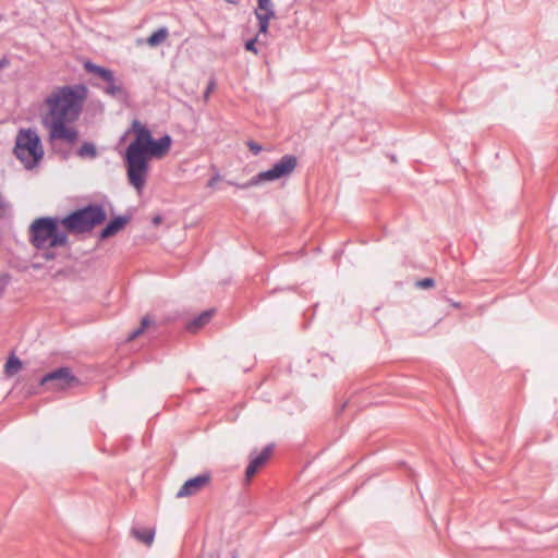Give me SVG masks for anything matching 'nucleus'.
Here are the masks:
<instances>
[{
	"instance_id": "nucleus-26",
	"label": "nucleus",
	"mask_w": 558,
	"mask_h": 558,
	"mask_svg": "<svg viewBox=\"0 0 558 558\" xmlns=\"http://www.w3.org/2000/svg\"><path fill=\"white\" fill-rule=\"evenodd\" d=\"M10 65V60L7 57L0 59V69H5Z\"/></svg>"
},
{
	"instance_id": "nucleus-21",
	"label": "nucleus",
	"mask_w": 558,
	"mask_h": 558,
	"mask_svg": "<svg viewBox=\"0 0 558 558\" xmlns=\"http://www.w3.org/2000/svg\"><path fill=\"white\" fill-rule=\"evenodd\" d=\"M435 280L433 278H424L416 282V286L422 289H428L434 287Z\"/></svg>"
},
{
	"instance_id": "nucleus-10",
	"label": "nucleus",
	"mask_w": 558,
	"mask_h": 558,
	"mask_svg": "<svg viewBox=\"0 0 558 558\" xmlns=\"http://www.w3.org/2000/svg\"><path fill=\"white\" fill-rule=\"evenodd\" d=\"M131 220L130 215L117 216L108 221V223L100 230L99 240H106L116 235L121 231Z\"/></svg>"
},
{
	"instance_id": "nucleus-22",
	"label": "nucleus",
	"mask_w": 558,
	"mask_h": 558,
	"mask_svg": "<svg viewBox=\"0 0 558 558\" xmlns=\"http://www.w3.org/2000/svg\"><path fill=\"white\" fill-rule=\"evenodd\" d=\"M247 147L251 150V153L253 155H255V156H257L263 150L262 145L256 143V142H254V141H248L247 142Z\"/></svg>"
},
{
	"instance_id": "nucleus-33",
	"label": "nucleus",
	"mask_w": 558,
	"mask_h": 558,
	"mask_svg": "<svg viewBox=\"0 0 558 558\" xmlns=\"http://www.w3.org/2000/svg\"><path fill=\"white\" fill-rule=\"evenodd\" d=\"M210 90H211V85L208 87L207 93H210Z\"/></svg>"
},
{
	"instance_id": "nucleus-25",
	"label": "nucleus",
	"mask_w": 558,
	"mask_h": 558,
	"mask_svg": "<svg viewBox=\"0 0 558 558\" xmlns=\"http://www.w3.org/2000/svg\"><path fill=\"white\" fill-rule=\"evenodd\" d=\"M43 257L46 259V260H52L56 258V254L51 251H46L44 254H43Z\"/></svg>"
},
{
	"instance_id": "nucleus-18",
	"label": "nucleus",
	"mask_w": 558,
	"mask_h": 558,
	"mask_svg": "<svg viewBox=\"0 0 558 558\" xmlns=\"http://www.w3.org/2000/svg\"><path fill=\"white\" fill-rule=\"evenodd\" d=\"M255 12L269 13L271 17L275 16L274 3L271 0H257V9Z\"/></svg>"
},
{
	"instance_id": "nucleus-8",
	"label": "nucleus",
	"mask_w": 558,
	"mask_h": 558,
	"mask_svg": "<svg viewBox=\"0 0 558 558\" xmlns=\"http://www.w3.org/2000/svg\"><path fill=\"white\" fill-rule=\"evenodd\" d=\"M274 445H267L262 451L252 450L250 453V462L245 470V480L250 482L254 475L263 468L271 456Z\"/></svg>"
},
{
	"instance_id": "nucleus-11",
	"label": "nucleus",
	"mask_w": 558,
	"mask_h": 558,
	"mask_svg": "<svg viewBox=\"0 0 558 558\" xmlns=\"http://www.w3.org/2000/svg\"><path fill=\"white\" fill-rule=\"evenodd\" d=\"M215 310H207L201 313L199 315L195 316L187 325L186 329L190 332H196L198 329L204 327L206 324L209 323L214 315Z\"/></svg>"
},
{
	"instance_id": "nucleus-28",
	"label": "nucleus",
	"mask_w": 558,
	"mask_h": 558,
	"mask_svg": "<svg viewBox=\"0 0 558 558\" xmlns=\"http://www.w3.org/2000/svg\"><path fill=\"white\" fill-rule=\"evenodd\" d=\"M219 179V175L217 174L216 177H213L209 181H208V186H214L215 182Z\"/></svg>"
},
{
	"instance_id": "nucleus-3",
	"label": "nucleus",
	"mask_w": 558,
	"mask_h": 558,
	"mask_svg": "<svg viewBox=\"0 0 558 558\" xmlns=\"http://www.w3.org/2000/svg\"><path fill=\"white\" fill-rule=\"evenodd\" d=\"M61 218L44 216L36 218L29 226L28 240L36 250L63 247L69 244L65 229H61Z\"/></svg>"
},
{
	"instance_id": "nucleus-14",
	"label": "nucleus",
	"mask_w": 558,
	"mask_h": 558,
	"mask_svg": "<svg viewBox=\"0 0 558 558\" xmlns=\"http://www.w3.org/2000/svg\"><path fill=\"white\" fill-rule=\"evenodd\" d=\"M168 35H169L168 28L163 26V27H160L157 31H155L147 38L146 41L150 47H156V46L160 45L168 37Z\"/></svg>"
},
{
	"instance_id": "nucleus-27",
	"label": "nucleus",
	"mask_w": 558,
	"mask_h": 558,
	"mask_svg": "<svg viewBox=\"0 0 558 558\" xmlns=\"http://www.w3.org/2000/svg\"><path fill=\"white\" fill-rule=\"evenodd\" d=\"M151 324L150 319L148 316H145L142 318V322H141V326L140 327H143V330L149 326Z\"/></svg>"
},
{
	"instance_id": "nucleus-19",
	"label": "nucleus",
	"mask_w": 558,
	"mask_h": 558,
	"mask_svg": "<svg viewBox=\"0 0 558 558\" xmlns=\"http://www.w3.org/2000/svg\"><path fill=\"white\" fill-rule=\"evenodd\" d=\"M21 367H22L21 360L19 357H16L15 355H12L11 357L8 359V361L5 363V373L10 375L14 372H17Z\"/></svg>"
},
{
	"instance_id": "nucleus-5",
	"label": "nucleus",
	"mask_w": 558,
	"mask_h": 558,
	"mask_svg": "<svg viewBox=\"0 0 558 558\" xmlns=\"http://www.w3.org/2000/svg\"><path fill=\"white\" fill-rule=\"evenodd\" d=\"M13 154L26 170H32L44 158L41 140L34 129H21L15 137Z\"/></svg>"
},
{
	"instance_id": "nucleus-13",
	"label": "nucleus",
	"mask_w": 558,
	"mask_h": 558,
	"mask_svg": "<svg viewBox=\"0 0 558 558\" xmlns=\"http://www.w3.org/2000/svg\"><path fill=\"white\" fill-rule=\"evenodd\" d=\"M132 535L146 545H150L155 537L154 529L133 527Z\"/></svg>"
},
{
	"instance_id": "nucleus-20",
	"label": "nucleus",
	"mask_w": 558,
	"mask_h": 558,
	"mask_svg": "<svg viewBox=\"0 0 558 558\" xmlns=\"http://www.w3.org/2000/svg\"><path fill=\"white\" fill-rule=\"evenodd\" d=\"M132 130L135 133L134 140H138V137L144 136V135L146 136L150 133V130L147 126L141 124V122L138 120L133 121Z\"/></svg>"
},
{
	"instance_id": "nucleus-17",
	"label": "nucleus",
	"mask_w": 558,
	"mask_h": 558,
	"mask_svg": "<svg viewBox=\"0 0 558 558\" xmlns=\"http://www.w3.org/2000/svg\"><path fill=\"white\" fill-rule=\"evenodd\" d=\"M107 86L104 88L105 93L111 96H117L122 93V85L117 83V78L114 77V73L112 72V81H105Z\"/></svg>"
},
{
	"instance_id": "nucleus-32",
	"label": "nucleus",
	"mask_w": 558,
	"mask_h": 558,
	"mask_svg": "<svg viewBox=\"0 0 558 558\" xmlns=\"http://www.w3.org/2000/svg\"><path fill=\"white\" fill-rule=\"evenodd\" d=\"M231 558H238V555L233 553Z\"/></svg>"
},
{
	"instance_id": "nucleus-9",
	"label": "nucleus",
	"mask_w": 558,
	"mask_h": 558,
	"mask_svg": "<svg viewBox=\"0 0 558 558\" xmlns=\"http://www.w3.org/2000/svg\"><path fill=\"white\" fill-rule=\"evenodd\" d=\"M210 476L209 474H198L192 478H189L184 482L181 488L177 493L178 498H183L187 496H192L196 494L201 488H203L207 483H209Z\"/></svg>"
},
{
	"instance_id": "nucleus-34",
	"label": "nucleus",
	"mask_w": 558,
	"mask_h": 558,
	"mask_svg": "<svg viewBox=\"0 0 558 558\" xmlns=\"http://www.w3.org/2000/svg\"><path fill=\"white\" fill-rule=\"evenodd\" d=\"M210 90H211V85L208 87L207 93H210Z\"/></svg>"
},
{
	"instance_id": "nucleus-7",
	"label": "nucleus",
	"mask_w": 558,
	"mask_h": 558,
	"mask_svg": "<svg viewBox=\"0 0 558 558\" xmlns=\"http://www.w3.org/2000/svg\"><path fill=\"white\" fill-rule=\"evenodd\" d=\"M80 384V379L72 373L68 366H61L47 374L40 380V386H46L48 390H66Z\"/></svg>"
},
{
	"instance_id": "nucleus-16",
	"label": "nucleus",
	"mask_w": 558,
	"mask_h": 558,
	"mask_svg": "<svg viewBox=\"0 0 558 558\" xmlns=\"http://www.w3.org/2000/svg\"><path fill=\"white\" fill-rule=\"evenodd\" d=\"M256 19L258 20V33L266 34L269 27V21L272 19L269 13L255 12Z\"/></svg>"
},
{
	"instance_id": "nucleus-12",
	"label": "nucleus",
	"mask_w": 558,
	"mask_h": 558,
	"mask_svg": "<svg viewBox=\"0 0 558 558\" xmlns=\"http://www.w3.org/2000/svg\"><path fill=\"white\" fill-rule=\"evenodd\" d=\"M84 69L86 72L100 77L102 81H112L111 70L97 65L89 60L84 63Z\"/></svg>"
},
{
	"instance_id": "nucleus-30",
	"label": "nucleus",
	"mask_w": 558,
	"mask_h": 558,
	"mask_svg": "<svg viewBox=\"0 0 558 558\" xmlns=\"http://www.w3.org/2000/svg\"><path fill=\"white\" fill-rule=\"evenodd\" d=\"M160 221H161V218H160L159 216H157V217H155V218L153 219V223H154V225H158Z\"/></svg>"
},
{
	"instance_id": "nucleus-1",
	"label": "nucleus",
	"mask_w": 558,
	"mask_h": 558,
	"mask_svg": "<svg viewBox=\"0 0 558 558\" xmlns=\"http://www.w3.org/2000/svg\"><path fill=\"white\" fill-rule=\"evenodd\" d=\"M87 97V87L83 84L58 87L45 102L48 112L43 116V124L49 130V140H60L68 144L77 141L78 132L70 126L82 113Z\"/></svg>"
},
{
	"instance_id": "nucleus-15",
	"label": "nucleus",
	"mask_w": 558,
	"mask_h": 558,
	"mask_svg": "<svg viewBox=\"0 0 558 558\" xmlns=\"http://www.w3.org/2000/svg\"><path fill=\"white\" fill-rule=\"evenodd\" d=\"M77 156L81 158H96L97 157V149L96 146L90 142H84L82 146L77 150Z\"/></svg>"
},
{
	"instance_id": "nucleus-29",
	"label": "nucleus",
	"mask_w": 558,
	"mask_h": 558,
	"mask_svg": "<svg viewBox=\"0 0 558 558\" xmlns=\"http://www.w3.org/2000/svg\"><path fill=\"white\" fill-rule=\"evenodd\" d=\"M448 302L451 304V306H453L456 308H460L461 307V303H459V302H454L452 300H448Z\"/></svg>"
},
{
	"instance_id": "nucleus-23",
	"label": "nucleus",
	"mask_w": 558,
	"mask_h": 558,
	"mask_svg": "<svg viewBox=\"0 0 558 558\" xmlns=\"http://www.w3.org/2000/svg\"><path fill=\"white\" fill-rule=\"evenodd\" d=\"M256 41H257L256 37L246 40L245 44H244L245 49L247 51H251V52L256 54L257 53Z\"/></svg>"
},
{
	"instance_id": "nucleus-24",
	"label": "nucleus",
	"mask_w": 558,
	"mask_h": 558,
	"mask_svg": "<svg viewBox=\"0 0 558 558\" xmlns=\"http://www.w3.org/2000/svg\"><path fill=\"white\" fill-rule=\"evenodd\" d=\"M143 327H138L136 328L135 330H133L130 336H129V340H133L135 339L137 336H140L142 332H143Z\"/></svg>"
},
{
	"instance_id": "nucleus-31",
	"label": "nucleus",
	"mask_w": 558,
	"mask_h": 558,
	"mask_svg": "<svg viewBox=\"0 0 558 558\" xmlns=\"http://www.w3.org/2000/svg\"><path fill=\"white\" fill-rule=\"evenodd\" d=\"M4 292V286L2 283H0V298L2 296Z\"/></svg>"
},
{
	"instance_id": "nucleus-4",
	"label": "nucleus",
	"mask_w": 558,
	"mask_h": 558,
	"mask_svg": "<svg viewBox=\"0 0 558 558\" xmlns=\"http://www.w3.org/2000/svg\"><path fill=\"white\" fill-rule=\"evenodd\" d=\"M107 213L101 204L90 203L61 218L62 227L72 234H85L102 225Z\"/></svg>"
},
{
	"instance_id": "nucleus-6",
	"label": "nucleus",
	"mask_w": 558,
	"mask_h": 558,
	"mask_svg": "<svg viewBox=\"0 0 558 558\" xmlns=\"http://www.w3.org/2000/svg\"><path fill=\"white\" fill-rule=\"evenodd\" d=\"M298 166V158L294 155L287 154L282 156L274 166L254 175L248 182L244 184H236L240 189H248L256 186L265 181H276L289 177Z\"/></svg>"
},
{
	"instance_id": "nucleus-2",
	"label": "nucleus",
	"mask_w": 558,
	"mask_h": 558,
	"mask_svg": "<svg viewBox=\"0 0 558 558\" xmlns=\"http://www.w3.org/2000/svg\"><path fill=\"white\" fill-rule=\"evenodd\" d=\"M172 138L165 134L160 138L153 137L151 132L148 135L133 140L124 153V162L129 183L137 191H142L146 183V177L151 158H162L169 151Z\"/></svg>"
}]
</instances>
